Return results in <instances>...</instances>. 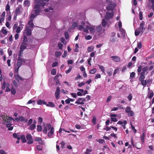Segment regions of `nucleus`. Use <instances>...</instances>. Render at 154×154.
Returning <instances> with one entry per match:
<instances>
[{
    "label": "nucleus",
    "instance_id": "nucleus-47",
    "mask_svg": "<svg viewBox=\"0 0 154 154\" xmlns=\"http://www.w3.org/2000/svg\"><path fill=\"white\" fill-rule=\"evenodd\" d=\"M63 46V45L61 43H59L58 44V47L61 50L62 48V47Z\"/></svg>",
    "mask_w": 154,
    "mask_h": 154
},
{
    "label": "nucleus",
    "instance_id": "nucleus-15",
    "mask_svg": "<svg viewBox=\"0 0 154 154\" xmlns=\"http://www.w3.org/2000/svg\"><path fill=\"white\" fill-rule=\"evenodd\" d=\"M54 131V128L53 127H51L50 131H49L48 134V135L49 137H51V135L53 134Z\"/></svg>",
    "mask_w": 154,
    "mask_h": 154
},
{
    "label": "nucleus",
    "instance_id": "nucleus-40",
    "mask_svg": "<svg viewBox=\"0 0 154 154\" xmlns=\"http://www.w3.org/2000/svg\"><path fill=\"white\" fill-rule=\"evenodd\" d=\"M55 54L56 57H59L61 56V53L60 52L56 51L55 52Z\"/></svg>",
    "mask_w": 154,
    "mask_h": 154
},
{
    "label": "nucleus",
    "instance_id": "nucleus-53",
    "mask_svg": "<svg viewBox=\"0 0 154 154\" xmlns=\"http://www.w3.org/2000/svg\"><path fill=\"white\" fill-rule=\"evenodd\" d=\"M8 53L9 55V56H11L12 54V51L11 50V49H10V48H9L8 49Z\"/></svg>",
    "mask_w": 154,
    "mask_h": 154
},
{
    "label": "nucleus",
    "instance_id": "nucleus-4",
    "mask_svg": "<svg viewBox=\"0 0 154 154\" xmlns=\"http://www.w3.org/2000/svg\"><path fill=\"white\" fill-rule=\"evenodd\" d=\"M145 74L143 72H141L140 74L139 77V81L141 82V83L144 87H145L146 85V80H144L145 79Z\"/></svg>",
    "mask_w": 154,
    "mask_h": 154
},
{
    "label": "nucleus",
    "instance_id": "nucleus-36",
    "mask_svg": "<svg viewBox=\"0 0 154 154\" xmlns=\"http://www.w3.org/2000/svg\"><path fill=\"white\" fill-rule=\"evenodd\" d=\"M102 25L103 27H105L107 24V22L104 19L102 21Z\"/></svg>",
    "mask_w": 154,
    "mask_h": 154
},
{
    "label": "nucleus",
    "instance_id": "nucleus-22",
    "mask_svg": "<svg viewBox=\"0 0 154 154\" xmlns=\"http://www.w3.org/2000/svg\"><path fill=\"white\" fill-rule=\"evenodd\" d=\"M35 141L39 142V143L41 144H44V142L42 141V139L39 137H36L35 139Z\"/></svg>",
    "mask_w": 154,
    "mask_h": 154
},
{
    "label": "nucleus",
    "instance_id": "nucleus-54",
    "mask_svg": "<svg viewBox=\"0 0 154 154\" xmlns=\"http://www.w3.org/2000/svg\"><path fill=\"white\" fill-rule=\"evenodd\" d=\"M37 103L38 105H42V101L40 99L38 100H37Z\"/></svg>",
    "mask_w": 154,
    "mask_h": 154
},
{
    "label": "nucleus",
    "instance_id": "nucleus-52",
    "mask_svg": "<svg viewBox=\"0 0 154 154\" xmlns=\"http://www.w3.org/2000/svg\"><path fill=\"white\" fill-rule=\"evenodd\" d=\"M11 92L12 94H14L16 93V90L15 88H12L11 89Z\"/></svg>",
    "mask_w": 154,
    "mask_h": 154
},
{
    "label": "nucleus",
    "instance_id": "nucleus-58",
    "mask_svg": "<svg viewBox=\"0 0 154 154\" xmlns=\"http://www.w3.org/2000/svg\"><path fill=\"white\" fill-rule=\"evenodd\" d=\"M65 36L66 38L67 39L69 38V35L67 32H65Z\"/></svg>",
    "mask_w": 154,
    "mask_h": 154
},
{
    "label": "nucleus",
    "instance_id": "nucleus-3",
    "mask_svg": "<svg viewBox=\"0 0 154 154\" xmlns=\"http://www.w3.org/2000/svg\"><path fill=\"white\" fill-rule=\"evenodd\" d=\"M91 27V26H90L88 25L86 26L85 23V22L82 21L81 22V25L78 26V29L80 30H83L84 32L88 33V30H89L90 31V29L88 28Z\"/></svg>",
    "mask_w": 154,
    "mask_h": 154
},
{
    "label": "nucleus",
    "instance_id": "nucleus-23",
    "mask_svg": "<svg viewBox=\"0 0 154 154\" xmlns=\"http://www.w3.org/2000/svg\"><path fill=\"white\" fill-rule=\"evenodd\" d=\"M140 139L141 140L142 143L143 144L144 143L145 140V134L144 133H143L141 135L140 137Z\"/></svg>",
    "mask_w": 154,
    "mask_h": 154
},
{
    "label": "nucleus",
    "instance_id": "nucleus-8",
    "mask_svg": "<svg viewBox=\"0 0 154 154\" xmlns=\"http://www.w3.org/2000/svg\"><path fill=\"white\" fill-rule=\"evenodd\" d=\"M113 14L114 13L112 12H106L105 18L106 20H108L113 17Z\"/></svg>",
    "mask_w": 154,
    "mask_h": 154
},
{
    "label": "nucleus",
    "instance_id": "nucleus-1",
    "mask_svg": "<svg viewBox=\"0 0 154 154\" xmlns=\"http://www.w3.org/2000/svg\"><path fill=\"white\" fill-rule=\"evenodd\" d=\"M90 32L95 37H99L105 31L104 29H102L101 25L97 26L96 28L94 26H91V27L88 28Z\"/></svg>",
    "mask_w": 154,
    "mask_h": 154
},
{
    "label": "nucleus",
    "instance_id": "nucleus-25",
    "mask_svg": "<svg viewBox=\"0 0 154 154\" xmlns=\"http://www.w3.org/2000/svg\"><path fill=\"white\" fill-rule=\"evenodd\" d=\"M20 137L21 139L22 140V142L23 143H25L26 142V140L25 136L24 135H21Z\"/></svg>",
    "mask_w": 154,
    "mask_h": 154
},
{
    "label": "nucleus",
    "instance_id": "nucleus-13",
    "mask_svg": "<svg viewBox=\"0 0 154 154\" xmlns=\"http://www.w3.org/2000/svg\"><path fill=\"white\" fill-rule=\"evenodd\" d=\"M29 63L28 60H25L24 59L20 57V67L21 65H24L25 63Z\"/></svg>",
    "mask_w": 154,
    "mask_h": 154
},
{
    "label": "nucleus",
    "instance_id": "nucleus-5",
    "mask_svg": "<svg viewBox=\"0 0 154 154\" xmlns=\"http://www.w3.org/2000/svg\"><path fill=\"white\" fill-rule=\"evenodd\" d=\"M19 64L18 62L17 64V67L15 68V69L14 70V77L15 79H16L18 82H19V75L18 74V70L19 68Z\"/></svg>",
    "mask_w": 154,
    "mask_h": 154
},
{
    "label": "nucleus",
    "instance_id": "nucleus-18",
    "mask_svg": "<svg viewBox=\"0 0 154 154\" xmlns=\"http://www.w3.org/2000/svg\"><path fill=\"white\" fill-rule=\"evenodd\" d=\"M19 13V7L17 8L14 15V19L16 20L17 18V17L18 14Z\"/></svg>",
    "mask_w": 154,
    "mask_h": 154
},
{
    "label": "nucleus",
    "instance_id": "nucleus-7",
    "mask_svg": "<svg viewBox=\"0 0 154 154\" xmlns=\"http://www.w3.org/2000/svg\"><path fill=\"white\" fill-rule=\"evenodd\" d=\"M2 118L3 119L4 121L6 122H11L12 120H13V118L9 116H1Z\"/></svg>",
    "mask_w": 154,
    "mask_h": 154
},
{
    "label": "nucleus",
    "instance_id": "nucleus-59",
    "mask_svg": "<svg viewBox=\"0 0 154 154\" xmlns=\"http://www.w3.org/2000/svg\"><path fill=\"white\" fill-rule=\"evenodd\" d=\"M58 63L57 62H54L52 64V67H54L57 66Z\"/></svg>",
    "mask_w": 154,
    "mask_h": 154
},
{
    "label": "nucleus",
    "instance_id": "nucleus-14",
    "mask_svg": "<svg viewBox=\"0 0 154 154\" xmlns=\"http://www.w3.org/2000/svg\"><path fill=\"white\" fill-rule=\"evenodd\" d=\"M60 94V88L59 87H57V88L56 91L55 92V97L57 99H58L59 98Z\"/></svg>",
    "mask_w": 154,
    "mask_h": 154
},
{
    "label": "nucleus",
    "instance_id": "nucleus-35",
    "mask_svg": "<svg viewBox=\"0 0 154 154\" xmlns=\"http://www.w3.org/2000/svg\"><path fill=\"white\" fill-rule=\"evenodd\" d=\"M97 69L95 68H94L90 70L89 72L91 74H93L96 72Z\"/></svg>",
    "mask_w": 154,
    "mask_h": 154
},
{
    "label": "nucleus",
    "instance_id": "nucleus-51",
    "mask_svg": "<svg viewBox=\"0 0 154 154\" xmlns=\"http://www.w3.org/2000/svg\"><path fill=\"white\" fill-rule=\"evenodd\" d=\"M13 136L14 138H17L18 140H19V137L17 136V134H13Z\"/></svg>",
    "mask_w": 154,
    "mask_h": 154
},
{
    "label": "nucleus",
    "instance_id": "nucleus-60",
    "mask_svg": "<svg viewBox=\"0 0 154 154\" xmlns=\"http://www.w3.org/2000/svg\"><path fill=\"white\" fill-rule=\"evenodd\" d=\"M153 92H152L149 94V96L148 97L150 98H152L153 96Z\"/></svg>",
    "mask_w": 154,
    "mask_h": 154
},
{
    "label": "nucleus",
    "instance_id": "nucleus-45",
    "mask_svg": "<svg viewBox=\"0 0 154 154\" xmlns=\"http://www.w3.org/2000/svg\"><path fill=\"white\" fill-rule=\"evenodd\" d=\"M56 70L55 69H52L51 71V74L55 75H56Z\"/></svg>",
    "mask_w": 154,
    "mask_h": 154
},
{
    "label": "nucleus",
    "instance_id": "nucleus-16",
    "mask_svg": "<svg viewBox=\"0 0 154 154\" xmlns=\"http://www.w3.org/2000/svg\"><path fill=\"white\" fill-rule=\"evenodd\" d=\"M13 30L14 31L16 30V32L17 33L19 32V27H17V25L15 24L13 27Z\"/></svg>",
    "mask_w": 154,
    "mask_h": 154
},
{
    "label": "nucleus",
    "instance_id": "nucleus-61",
    "mask_svg": "<svg viewBox=\"0 0 154 154\" xmlns=\"http://www.w3.org/2000/svg\"><path fill=\"white\" fill-rule=\"evenodd\" d=\"M101 77V75L100 74H96L95 77V79L100 78Z\"/></svg>",
    "mask_w": 154,
    "mask_h": 154
},
{
    "label": "nucleus",
    "instance_id": "nucleus-42",
    "mask_svg": "<svg viewBox=\"0 0 154 154\" xmlns=\"http://www.w3.org/2000/svg\"><path fill=\"white\" fill-rule=\"evenodd\" d=\"M27 37L25 35H23V42L24 43H27Z\"/></svg>",
    "mask_w": 154,
    "mask_h": 154
},
{
    "label": "nucleus",
    "instance_id": "nucleus-48",
    "mask_svg": "<svg viewBox=\"0 0 154 154\" xmlns=\"http://www.w3.org/2000/svg\"><path fill=\"white\" fill-rule=\"evenodd\" d=\"M92 38V36L90 35H88L85 37V39L86 40H89L91 39Z\"/></svg>",
    "mask_w": 154,
    "mask_h": 154
},
{
    "label": "nucleus",
    "instance_id": "nucleus-55",
    "mask_svg": "<svg viewBox=\"0 0 154 154\" xmlns=\"http://www.w3.org/2000/svg\"><path fill=\"white\" fill-rule=\"evenodd\" d=\"M92 151V150L89 149H87L86 151L85 152V154H89V152Z\"/></svg>",
    "mask_w": 154,
    "mask_h": 154
},
{
    "label": "nucleus",
    "instance_id": "nucleus-57",
    "mask_svg": "<svg viewBox=\"0 0 154 154\" xmlns=\"http://www.w3.org/2000/svg\"><path fill=\"white\" fill-rule=\"evenodd\" d=\"M46 126L48 130H51V125L50 124H46Z\"/></svg>",
    "mask_w": 154,
    "mask_h": 154
},
{
    "label": "nucleus",
    "instance_id": "nucleus-49",
    "mask_svg": "<svg viewBox=\"0 0 154 154\" xmlns=\"http://www.w3.org/2000/svg\"><path fill=\"white\" fill-rule=\"evenodd\" d=\"M42 118L41 117H39L38 119V123L41 124L42 122Z\"/></svg>",
    "mask_w": 154,
    "mask_h": 154
},
{
    "label": "nucleus",
    "instance_id": "nucleus-62",
    "mask_svg": "<svg viewBox=\"0 0 154 154\" xmlns=\"http://www.w3.org/2000/svg\"><path fill=\"white\" fill-rule=\"evenodd\" d=\"M75 103L76 104H84V103H82V101H77L75 102Z\"/></svg>",
    "mask_w": 154,
    "mask_h": 154
},
{
    "label": "nucleus",
    "instance_id": "nucleus-19",
    "mask_svg": "<svg viewBox=\"0 0 154 154\" xmlns=\"http://www.w3.org/2000/svg\"><path fill=\"white\" fill-rule=\"evenodd\" d=\"M20 85H25L26 80L25 79H23L20 76Z\"/></svg>",
    "mask_w": 154,
    "mask_h": 154
},
{
    "label": "nucleus",
    "instance_id": "nucleus-9",
    "mask_svg": "<svg viewBox=\"0 0 154 154\" xmlns=\"http://www.w3.org/2000/svg\"><path fill=\"white\" fill-rule=\"evenodd\" d=\"M28 44L27 43L23 42L22 43V44L20 47V56H21V53L22 51H23L24 49L26 48V47L28 46Z\"/></svg>",
    "mask_w": 154,
    "mask_h": 154
},
{
    "label": "nucleus",
    "instance_id": "nucleus-31",
    "mask_svg": "<svg viewBox=\"0 0 154 154\" xmlns=\"http://www.w3.org/2000/svg\"><path fill=\"white\" fill-rule=\"evenodd\" d=\"M20 120L21 121L24 122H27L28 121V120L27 119H25L24 117L22 116H20Z\"/></svg>",
    "mask_w": 154,
    "mask_h": 154
},
{
    "label": "nucleus",
    "instance_id": "nucleus-34",
    "mask_svg": "<svg viewBox=\"0 0 154 154\" xmlns=\"http://www.w3.org/2000/svg\"><path fill=\"white\" fill-rule=\"evenodd\" d=\"M112 69H108L107 71V73L109 76H111L112 74Z\"/></svg>",
    "mask_w": 154,
    "mask_h": 154
},
{
    "label": "nucleus",
    "instance_id": "nucleus-33",
    "mask_svg": "<svg viewBox=\"0 0 154 154\" xmlns=\"http://www.w3.org/2000/svg\"><path fill=\"white\" fill-rule=\"evenodd\" d=\"M8 17L6 19V21H10L11 19V16L10 13L7 14Z\"/></svg>",
    "mask_w": 154,
    "mask_h": 154
},
{
    "label": "nucleus",
    "instance_id": "nucleus-24",
    "mask_svg": "<svg viewBox=\"0 0 154 154\" xmlns=\"http://www.w3.org/2000/svg\"><path fill=\"white\" fill-rule=\"evenodd\" d=\"M28 25L31 28H32L34 25L33 19L30 20L28 22Z\"/></svg>",
    "mask_w": 154,
    "mask_h": 154
},
{
    "label": "nucleus",
    "instance_id": "nucleus-27",
    "mask_svg": "<svg viewBox=\"0 0 154 154\" xmlns=\"http://www.w3.org/2000/svg\"><path fill=\"white\" fill-rule=\"evenodd\" d=\"M141 31L140 30L139 28L137 29L135 32V35L136 36L138 35L140 33V32Z\"/></svg>",
    "mask_w": 154,
    "mask_h": 154
},
{
    "label": "nucleus",
    "instance_id": "nucleus-56",
    "mask_svg": "<svg viewBox=\"0 0 154 154\" xmlns=\"http://www.w3.org/2000/svg\"><path fill=\"white\" fill-rule=\"evenodd\" d=\"M135 73L134 72H131L130 75V78H133L135 76Z\"/></svg>",
    "mask_w": 154,
    "mask_h": 154
},
{
    "label": "nucleus",
    "instance_id": "nucleus-30",
    "mask_svg": "<svg viewBox=\"0 0 154 154\" xmlns=\"http://www.w3.org/2000/svg\"><path fill=\"white\" fill-rule=\"evenodd\" d=\"M30 3L28 0H26L24 1V4L25 6L29 7L30 5Z\"/></svg>",
    "mask_w": 154,
    "mask_h": 154
},
{
    "label": "nucleus",
    "instance_id": "nucleus-43",
    "mask_svg": "<svg viewBox=\"0 0 154 154\" xmlns=\"http://www.w3.org/2000/svg\"><path fill=\"white\" fill-rule=\"evenodd\" d=\"M36 148L39 151H41L42 149V146L40 145H38L36 146Z\"/></svg>",
    "mask_w": 154,
    "mask_h": 154
},
{
    "label": "nucleus",
    "instance_id": "nucleus-6",
    "mask_svg": "<svg viewBox=\"0 0 154 154\" xmlns=\"http://www.w3.org/2000/svg\"><path fill=\"white\" fill-rule=\"evenodd\" d=\"M26 138L28 140L27 143L29 144H30L32 143L33 142V140L32 139V137L29 134H27L26 136Z\"/></svg>",
    "mask_w": 154,
    "mask_h": 154
},
{
    "label": "nucleus",
    "instance_id": "nucleus-63",
    "mask_svg": "<svg viewBox=\"0 0 154 154\" xmlns=\"http://www.w3.org/2000/svg\"><path fill=\"white\" fill-rule=\"evenodd\" d=\"M98 142L100 143H103L105 142V140H103V139H100L99 140H98Z\"/></svg>",
    "mask_w": 154,
    "mask_h": 154
},
{
    "label": "nucleus",
    "instance_id": "nucleus-37",
    "mask_svg": "<svg viewBox=\"0 0 154 154\" xmlns=\"http://www.w3.org/2000/svg\"><path fill=\"white\" fill-rule=\"evenodd\" d=\"M37 130L38 132L42 131V127L41 125H37Z\"/></svg>",
    "mask_w": 154,
    "mask_h": 154
},
{
    "label": "nucleus",
    "instance_id": "nucleus-64",
    "mask_svg": "<svg viewBox=\"0 0 154 154\" xmlns=\"http://www.w3.org/2000/svg\"><path fill=\"white\" fill-rule=\"evenodd\" d=\"M67 54V52L66 51H64V54L62 56V57L63 58H65L66 57Z\"/></svg>",
    "mask_w": 154,
    "mask_h": 154
},
{
    "label": "nucleus",
    "instance_id": "nucleus-2",
    "mask_svg": "<svg viewBox=\"0 0 154 154\" xmlns=\"http://www.w3.org/2000/svg\"><path fill=\"white\" fill-rule=\"evenodd\" d=\"M43 1L48 2L49 0H38V1L37 2L38 4L35 5L34 7V10L33 11L34 12V14H36V15H38L40 11V6H42L44 7L46 4V3L44 2Z\"/></svg>",
    "mask_w": 154,
    "mask_h": 154
},
{
    "label": "nucleus",
    "instance_id": "nucleus-50",
    "mask_svg": "<svg viewBox=\"0 0 154 154\" xmlns=\"http://www.w3.org/2000/svg\"><path fill=\"white\" fill-rule=\"evenodd\" d=\"M119 68H117L115 69L114 71L113 72V75H115L116 74L118 73V72H119Z\"/></svg>",
    "mask_w": 154,
    "mask_h": 154
},
{
    "label": "nucleus",
    "instance_id": "nucleus-10",
    "mask_svg": "<svg viewBox=\"0 0 154 154\" xmlns=\"http://www.w3.org/2000/svg\"><path fill=\"white\" fill-rule=\"evenodd\" d=\"M125 111L128 114L129 116H134V112L131 110V108L130 106H128L126 107Z\"/></svg>",
    "mask_w": 154,
    "mask_h": 154
},
{
    "label": "nucleus",
    "instance_id": "nucleus-39",
    "mask_svg": "<svg viewBox=\"0 0 154 154\" xmlns=\"http://www.w3.org/2000/svg\"><path fill=\"white\" fill-rule=\"evenodd\" d=\"M99 68L101 69V70L102 71V72L105 73V69L104 67L102 66L101 65H98Z\"/></svg>",
    "mask_w": 154,
    "mask_h": 154
},
{
    "label": "nucleus",
    "instance_id": "nucleus-44",
    "mask_svg": "<svg viewBox=\"0 0 154 154\" xmlns=\"http://www.w3.org/2000/svg\"><path fill=\"white\" fill-rule=\"evenodd\" d=\"M148 70V67L146 66L144 67L142 69V72H144L145 74V72L147 71Z\"/></svg>",
    "mask_w": 154,
    "mask_h": 154
},
{
    "label": "nucleus",
    "instance_id": "nucleus-12",
    "mask_svg": "<svg viewBox=\"0 0 154 154\" xmlns=\"http://www.w3.org/2000/svg\"><path fill=\"white\" fill-rule=\"evenodd\" d=\"M25 33H26V34L27 35H31V28H29V27H26L24 34Z\"/></svg>",
    "mask_w": 154,
    "mask_h": 154
},
{
    "label": "nucleus",
    "instance_id": "nucleus-29",
    "mask_svg": "<svg viewBox=\"0 0 154 154\" xmlns=\"http://www.w3.org/2000/svg\"><path fill=\"white\" fill-rule=\"evenodd\" d=\"M94 47L93 46L88 47L87 49V50L89 52L92 51L94 49Z\"/></svg>",
    "mask_w": 154,
    "mask_h": 154
},
{
    "label": "nucleus",
    "instance_id": "nucleus-46",
    "mask_svg": "<svg viewBox=\"0 0 154 154\" xmlns=\"http://www.w3.org/2000/svg\"><path fill=\"white\" fill-rule=\"evenodd\" d=\"M43 132L45 134H46L48 132L47 128V127L44 126V128L43 130Z\"/></svg>",
    "mask_w": 154,
    "mask_h": 154
},
{
    "label": "nucleus",
    "instance_id": "nucleus-28",
    "mask_svg": "<svg viewBox=\"0 0 154 154\" xmlns=\"http://www.w3.org/2000/svg\"><path fill=\"white\" fill-rule=\"evenodd\" d=\"M79 25H78V23L76 22L73 23L72 26L71 28L72 29H74L76 27H78V26Z\"/></svg>",
    "mask_w": 154,
    "mask_h": 154
},
{
    "label": "nucleus",
    "instance_id": "nucleus-21",
    "mask_svg": "<svg viewBox=\"0 0 154 154\" xmlns=\"http://www.w3.org/2000/svg\"><path fill=\"white\" fill-rule=\"evenodd\" d=\"M109 5L106 7V9L108 11H113L114 9V7L116 6V5L114 4L113 5Z\"/></svg>",
    "mask_w": 154,
    "mask_h": 154
},
{
    "label": "nucleus",
    "instance_id": "nucleus-41",
    "mask_svg": "<svg viewBox=\"0 0 154 154\" xmlns=\"http://www.w3.org/2000/svg\"><path fill=\"white\" fill-rule=\"evenodd\" d=\"M31 103H32L33 104H35V101L34 100H30L27 103V104H29Z\"/></svg>",
    "mask_w": 154,
    "mask_h": 154
},
{
    "label": "nucleus",
    "instance_id": "nucleus-11",
    "mask_svg": "<svg viewBox=\"0 0 154 154\" xmlns=\"http://www.w3.org/2000/svg\"><path fill=\"white\" fill-rule=\"evenodd\" d=\"M145 25L144 22L142 21L140 23V27L138 28L140 29V30L141 31L142 33H143L145 29V28L144 27Z\"/></svg>",
    "mask_w": 154,
    "mask_h": 154
},
{
    "label": "nucleus",
    "instance_id": "nucleus-20",
    "mask_svg": "<svg viewBox=\"0 0 154 154\" xmlns=\"http://www.w3.org/2000/svg\"><path fill=\"white\" fill-rule=\"evenodd\" d=\"M36 122L35 121H34L33 124L31 125L29 127L30 130L32 131L36 127Z\"/></svg>",
    "mask_w": 154,
    "mask_h": 154
},
{
    "label": "nucleus",
    "instance_id": "nucleus-17",
    "mask_svg": "<svg viewBox=\"0 0 154 154\" xmlns=\"http://www.w3.org/2000/svg\"><path fill=\"white\" fill-rule=\"evenodd\" d=\"M111 58L113 60L116 62H119L120 60V58L118 56H112Z\"/></svg>",
    "mask_w": 154,
    "mask_h": 154
},
{
    "label": "nucleus",
    "instance_id": "nucleus-38",
    "mask_svg": "<svg viewBox=\"0 0 154 154\" xmlns=\"http://www.w3.org/2000/svg\"><path fill=\"white\" fill-rule=\"evenodd\" d=\"M97 121V119L95 116H94L93 117V119H92V122L94 124V125H95L96 124V122Z\"/></svg>",
    "mask_w": 154,
    "mask_h": 154
},
{
    "label": "nucleus",
    "instance_id": "nucleus-32",
    "mask_svg": "<svg viewBox=\"0 0 154 154\" xmlns=\"http://www.w3.org/2000/svg\"><path fill=\"white\" fill-rule=\"evenodd\" d=\"M5 27H3L2 29V33L5 34H7V31L5 29Z\"/></svg>",
    "mask_w": 154,
    "mask_h": 154
},
{
    "label": "nucleus",
    "instance_id": "nucleus-26",
    "mask_svg": "<svg viewBox=\"0 0 154 154\" xmlns=\"http://www.w3.org/2000/svg\"><path fill=\"white\" fill-rule=\"evenodd\" d=\"M46 106L48 107H54L55 106V105L54 104L52 103V102H49L48 104H46Z\"/></svg>",
    "mask_w": 154,
    "mask_h": 154
}]
</instances>
